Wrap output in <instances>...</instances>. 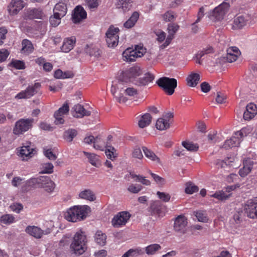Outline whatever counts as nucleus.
<instances>
[{"label":"nucleus","mask_w":257,"mask_h":257,"mask_svg":"<svg viewBox=\"0 0 257 257\" xmlns=\"http://www.w3.org/2000/svg\"><path fill=\"white\" fill-rule=\"evenodd\" d=\"M139 68L136 67H133L125 71L121 72L118 76L117 80L113 81L111 88V92L114 94L116 92V87L118 88L123 89L121 87L124 83L132 81L134 78L140 75Z\"/></svg>","instance_id":"1"},{"label":"nucleus","mask_w":257,"mask_h":257,"mask_svg":"<svg viewBox=\"0 0 257 257\" xmlns=\"http://www.w3.org/2000/svg\"><path fill=\"white\" fill-rule=\"evenodd\" d=\"M89 212L90 207L87 205L75 206L67 210L65 218L68 221L75 222L83 220Z\"/></svg>","instance_id":"2"},{"label":"nucleus","mask_w":257,"mask_h":257,"mask_svg":"<svg viewBox=\"0 0 257 257\" xmlns=\"http://www.w3.org/2000/svg\"><path fill=\"white\" fill-rule=\"evenodd\" d=\"M26 184L32 187L37 186L42 188L49 193L53 192L55 188V183L48 176L32 178L27 180Z\"/></svg>","instance_id":"3"},{"label":"nucleus","mask_w":257,"mask_h":257,"mask_svg":"<svg viewBox=\"0 0 257 257\" xmlns=\"http://www.w3.org/2000/svg\"><path fill=\"white\" fill-rule=\"evenodd\" d=\"M87 239L84 232L81 230L76 232L72 242L70 245V248L76 255L83 254L86 249Z\"/></svg>","instance_id":"4"},{"label":"nucleus","mask_w":257,"mask_h":257,"mask_svg":"<svg viewBox=\"0 0 257 257\" xmlns=\"http://www.w3.org/2000/svg\"><path fill=\"white\" fill-rule=\"evenodd\" d=\"M229 8V4L227 2H223L210 11L208 14V17L213 21H220L223 19Z\"/></svg>","instance_id":"5"},{"label":"nucleus","mask_w":257,"mask_h":257,"mask_svg":"<svg viewBox=\"0 0 257 257\" xmlns=\"http://www.w3.org/2000/svg\"><path fill=\"white\" fill-rule=\"evenodd\" d=\"M146 52V49L143 46H137L135 49L128 48L122 53L123 59L127 62H133L136 58L142 57Z\"/></svg>","instance_id":"6"},{"label":"nucleus","mask_w":257,"mask_h":257,"mask_svg":"<svg viewBox=\"0 0 257 257\" xmlns=\"http://www.w3.org/2000/svg\"><path fill=\"white\" fill-rule=\"evenodd\" d=\"M156 83L168 95L173 94L175 88L177 86V81L176 79L170 78L167 77L159 78Z\"/></svg>","instance_id":"7"},{"label":"nucleus","mask_w":257,"mask_h":257,"mask_svg":"<svg viewBox=\"0 0 257 257\" xmlns=\"http://www.w3.org/2000/svg\"><path fill=\"white\" fill-rule=\"evenodd\" d=\"M33 118H21L16 121L13 132L16 135H22L29 131L33 125Z\"/></svg>","instance_id":"8"},{"label":"nucleus","mask_w":257,"mask_h":257,"mask_svg":"<svg viewBox=\"0 0 257 257\" xmlns=\"http://www.w3.org/2000/svg\"><path fill=\"white\" fill-rule=\"evenodd\" d=\"M119 30L117 27L110 26L106 32V42L108 47L114 48L117 46Z\"/></svg>","instance_id":"9"},{"label":"nucleus","mask_w":257,"mask_h":257,"mask_svg":"<svg viewBox=\"0 0 257 257\" xmlns=\"http://www.w3.org/2000/svg\"><path fill=\"white\" fill-rule=\"evenodd\" d=\"M127 83H124L121 86L123 89L118 88L116 87V92L113 94L116 98L117 101L119 102H125L126 99L125 97L122 95L123 93L129 96H134L137 94V90L133 87H127Z\"/></svg>","instance_id":"10"},{"label":"nucleus","mask_w":257,"mask_h":257,"mask_svg":"<svg viewBox=\"0 0 257 257\" xmlns=\"http://www.w3.org/2000/svg\"><path fill=\"white\" fill-rule=\"evenodd\" d=\"M131 217V214L127 211H122L117 213L111 220L112 226L119 228L125 225Z\"/></svg>","instance_id":"11"},{"label":"nucleus","mask_w":257,"mask_h":257,"mask_svg":"<svg viewBox=\"0 0 257 257\" xmlns=\"http://www.w3.org/2000/svg\"><path fill=\"white\" fill-rule=\"evenodd\" d=\"M41 86L39 83H36L33 85H29L24 90L21 91L15 96L17 99H29L34 96L37 92V89Z\"/></svg>","instance_id":"12"},{"label":"nucleus","mask_w":257,"mask_h":257,"mask_svg":"<svg viewBox=\"0 0 257 257\" xmlns=\"http://www.w3.org/2000/svg\"><path fill=\"white\" fill-rule=\"evenodd\" d=\"M244 211L249 218L257 219V197L247 201L244 206Z\"/></svg>","instance_id":"13"},{"label":"nucleus","mask_w":257,"mask_h":257,"mask_svg":"<svg viewBox=\"0 0 257 257\" xmlns=\"http://www.w3.org/2000/svg\"><path fill=\"white\" fill-rule=\"evenodd\" d=\"M36 151L32 145L31 143L26 142L22 146L20 151L19 156L23 160H27L32 158L36 153Z\"/></svg>","instance_id":"14"},{"label":"nucleus","mask_w":257,"mask_h":257,"mask_svg":"<svg viewBox=\"0 0 257 257\" xmlns=\"http://www.w3.org/2000/svg\"><path fill=\"white\" fill-rule=\"evenodd\" d=\"M26 233L36 238H40L43 235H47L51 232L50 228L42 230L36 226H28L25 229Z\"/></svg>","instance_id":"15"},{"label":"nucleus","mask_w":257,"mask_h":257,"mask_svg":"<svg viewBox=\"0 0 257 257\" xmlns=\"http://www.w3.org/2000/svg\"><path fill=\"white\" fill-rule=\"evenodd\" d=\"M187 223V219L184 215H179L175 219L174 229L177 232L184 234L186 232Z\"/></svg>","instance_id":"16"},{"label":"nucleus","mask_w":257,"mask_h":257,"mask_svg":"<svg viewBox=\"0 0 257 257\" xmlns=\"http://www.w3.org/2000/svg\"><path fill=\"white\" fill-rule=\"evenodd\" d=\"M69 110V106L67 103H65L55 112L54 116L56 124H61L64 123V117L68 113Z\"/></svg>","instance_id":"17"},{"label":"nucleus","mask_w":257,"mask_h":257,"mask_svg":"<svg viewBox=\"0 0 257 257\" xmlns=\"http://www.w3.org/2000/svg\"><path fill=\"white\" fill-rule=\"evenodd\" d=\"M24 7V2L22 0H12L8 6V10L10 15L15 16Z\"/></svg>","instance_id":"18"},{"label":"nucleus","mask_w":257,"mask_h":257,"mask_svg":"<svg viewBox=\"0 0 257 257\" xmlns=\"http://www.w3.org/2000/svg\"><path fill=\"white\" fill-rule=\"evenodd\" d=\"M87 13L84 8L80 6H77L74 10L72 15V21L76 24L80 23L82 20L86 18Z\"/></svg>","instance_id":"19"},{"label":"nucleus","mask_w":257,"mask_h":257,"mask_svg":"<svg viewBox=\"0 0 257 257\" xmlns=\"http://www.w3.org/2000/svg\"><path fill=\"white\" fill-rule=\"evenodd\" d=\"M179 26L175 24H170L168 26V35L164 43L161 46L162 48H165L168 46L174 38V34L178 31Z\"/></svg>","instance_id":"20"},{"label":"nucleus","mask_w":257,"mask_h":257,"mask_svg":"<svg viewBox=\"0 0 257 257\" xmlns=\"http://www.w3.org/2000/svg\"><path fill=\"white\" fill-rule=\"evenodd\" d=\"M91 112L86 110L81 104H76L72 108V114L75 117L82 118L85 116H89Z\"/></svg>","instance_id":"21"},{"label":"nucleus","mask_w":257,"mask_h":257,"mask_svg":"<svg viewBox=\"0 0 257 257\" xmlns=\"http://www.w3.org/2000/svg\"><path fill=\"white\" fill-rule=\"evenodd\" d=\"M236 159L233 157L228 158L225 160H217L216 165L218 168H223L225 171H229V169L233 167V163L235 162Z\"/></svg>","instance_id":"22"},{"label":"nucleus","mask_w":257,"mask_h":257,"mask_svg":"<svg viewBox=\"0 0 257 257\" xmlns=\"http://www.w3.org/2000/svg\"><path fill=\"white\" fill-rule=\"evenodd\" d=\"M76 38L75 37H71L65 38L61 46V51L65 53H68L71 50L76 43Z\"/></svg>","instance_id":"23"},{"label":"nucleus","mask_w":257,"mask_h":257,"mask_svg":"<svg viewBox=\"0 0 257 257\" xmlns=\"http://www.w3.org/2000/svg\"><path fill=\"white\" fill-rule=\"evenodd\" d=\"M240 54V51L236 47H231L228 48L226 56V61L229 63L235 61Z\"/></svg>","instance_id":"24"},{"label":"nucleus","mask_w":257,"mask_h":257,"mask_svg":"<svg viewBox=\"0 0 257 257\" xmlns=\"http://www.w3.org/2000/svg\"><path fill=\"white\" fill-rule=\"evenodd\" d=\"M232 186L227 187L226 188L225 191L221 190L217 191L215 193L211 194L210 196L219 200H226L230 196V192L232 190Z\"/></svg>","instance_id":"25"},{"label":"nucleus","mask_w":257,"mask_h":257,"mask_svg":"<svg viewBox=\"0 0 257 257\" xmlns=\"http://www.w3.org/2000/svg\"><path fill=\"white\" fill-rule=\"evenodd\" d=\"M67 8L66 4L63 2L56 4L53 9V14L63 18L66 14Z\"/></svg>","instance_id":"26"},{"label":"nucleus","mask_w":257,"mask_h":257,"mask_svg":"<svg viewBox=\"0 0 257 257\" xmlns=\"http://www.w3.org/2000/svg\"><path fill=\"white\" fill-rule=\"evenodd\" d=\"M256 113V105L253 103H249L246 107V110L243 113V118L245 120H249L253 118Z\"/></svg>","instance_id":"27"},{"label":"nucleus","mask_w":257,"mask_h":257,"mask_svg":"<svg viewBox=\"0 0 257 257\" xmlns=\"http://www.w3.org/2000/svg\"><path fill=\"white\" fill-rule=\"evenodd\" d=\"M200 75L198 73L191 72L187 77L186 81L188 86L195 87L199 83Z\"/></svg>","instance_id":"28"},{"label":"nucleus","mask_w":257,"mask_h":257,"mask_svg":"<svg viewBox=\"0 0 257 257\" xmlns=\"http://www.w3.org/2000/svg\"><path fill=\"white\" fill-rule=\"evenodd\" d=\"M253 162L250 160H246L243 162V167L239 171L241 177H244L248 174L252 168Z\"/></svg>","instance_id":"29"},{"label":"nucleus","mask_w":257,"mask_h":257,"mask_svg":"<svg viewBox=\"0 0 257 257\" xmlns=\"http://www.w3.org/2000/svg\"><path fill=\"white\" fill-rule=\"evenodd\" d=\"M240 142V138L238 137L235 133L229 140H227L225 142L223 147L226 149H228L232 147H237Z\"/></svg>","instance_id":"30"},{"label":"nucleus","mask_w":257,"mask_h":257,"mask_svg":"<svg viewBox=\"0 0 257 257\" xmlns=\"http://www.w3.org/2000/svg\"><path fill=\"white\" fill-rule=\"evenodd\" d=\"M130 176L132 178H135V181L140 182L144 185L150 186L151 185V182L150 180L147 179L144 176L140 175H136L134 172H130L128 174L125 175V178Z\"/></svg>","instance_id":"31"},{"label":"nucleus","mask_w":257,"mask_h":257,"mask_svg":"<svg viewBox=\"0 0 257 257\" xmlns=\"http://www.w3.org/2000/svg\"><path fill=\"white\" fill-rule=\"evenodd\" d=\"M139 13L137 12H134L130 18L123 24L124 28L130 29L133 27L139 18Z\"/></svg>","instance_id":"32"},{"label":"nucleus","mask_w":257,"mask_h":257,"mask_svg":"<svg viewBox=\"0 0 257 257\" xmlns=\"http://www.w3.org/2000/svg\"><path fill=\"white\" fill-rule=\"evenodd\" d=\"M77 135L78 132L74 128H69L64 132L63 137L66 142L70 143Z\"/></svg>","instance_id":"33"},{"label":"nucleus","mask_w":257,"mask_h":257,"mask_svg":"<svg viewBox=\"0 0 257 257\" xmlns=\"http://www.w3.org/2000/svg\"><path fill=\"white\" fill-rule=\"evenodd\" d=\"M115 6L117 9L124 12L131 9V2L130 0H117Z\"/></svg>","instance_id":"34"},{"label":"nucleus","mask_w":257,"mask_h":257,"mask_svg":"<svg viewBox=\"0 0 257 257\" xmlns=\"http://www.w3.org/2000/svg\"><path fill=\"white\" fill-rule=\"evenodd\" d=\"M144 252V249L141 247L131 248L124 253L121 257H136L143 254Z\"/></svg>","instance_id":"35"},{"label":"nucleus","mask_w":257,"mask_h":257,"mask_svg":"<svg viewBox=\"0 0 257 257\" xmlns=\"http://www.w3.org/2000/svg\"><path fill=\"white\" fill-rule=\"evenodd\" d=\"M152 120V116L150 114L146 113L143 115L139 120L138 125L141 128H144L148 126Z\"/></svg>","instance_id":"36"},{"label":"nucleus","mask_w":257,"mask_h":257,"mask_svg":"<svg viewBox=\"0 0 257 257\" xmlns=\"http://www.w3.org/2000/svg\"><path fill=\"white\" fill-rule=\"evenodd\" d=\"M22 48L21 52L22 53L29 54L31 53L34 50V47L31 42L28 40H24L22 41Z\"/></svg>","instance_id":"37"},{"label":"nucleus","mask_w":257,"mask_h":257,"mask_svg":"<svg viewBox=\"0 0 257 257\" xmlns=\"http://www.w3.org/2000/svg\"><path fill=\"white\" fill-rule=\"evenodd\" d=\"M162 204L159 201H154L151 204L150 211L154 215H160L161 213Z\"/></svg>","instance_id":"38"},{"label":"nucleus","mask_w":257,"mask_h":257,"mask_svg":"<svg viewBox=\"0 0 257 257\" xmlns=\"http://www.w3.org/2000/svg\"><path fill=\"white\" fill-rule=\"evenodd\" d=\"M79 196L81 199L90 201H93L95 199L94 193L90 189H86L80 192Z\"/></svg>","instance_id":"39"},{"label":"nucleus","mask_w":257,"mask_h":257,"mask_svg":"<svg viewBox=\"0 0 257 257\" xmlns=\"http://www.w3.org/2000/svg\"><path fill=\"white\" fill-rule=\"evenodd\" d=\"M170 122L169 120L165 119L164 118H159L156 122V128L160 131L167 130L170 127Z\"/></svg>","instance_id":"40"},{"label":"nucleus","mask_w":257,"mask_h":257,"mask_svg":"<svg viewBox=\"0 0 257 257\" xmlns=\"http://www.w3.org/2000/svg\"><path fill=\"white\" fill-rule=\"evenodd\" d=\"M26 181H23V180L19 177H16L13 178L12 181V185L15 187H18L20 185H22L23 187L22 190L24 191H27L28 190V188L27 187H31V186H29L28 185L26 184Z\"/></svg>","instance_id":"41"},{"label":"nucleus","mask_w":257,"mask_h":257,"mask_svg":"<svg viewBox=\"0 0 257 257\" xmlns=\"http://www.w3.org/2000/svg\"><path fill=\"white\" fill-rule=\"evenodd\" d=\"M107 146L108 144H106L100 136H97L95 138L93 145L95 149L103 151L104 148L107 147Z\"/></svg>","instance_id":"42"},{"label":"nucleus","mask_w":257,"mask_h":257,"mask_svg":"<svg viewBox=\"0 0 257 257\" xmlns=\"http://www.w3.org/2000/svg\"><path fill=\"white\" fill-rule=\"evenodd\" d=\"M246 24V21L242 16H239L234 18L233 28L234 29L242 28Z\"/></svg>","instance_id":"43"},{"label":"nucleus","mask_w":257,"mask_h":257,"mask_svg":"<svg viewBox=\"0 0 257 257\" xmlns=\"http://www.w3.org/2000/svg\"><path fill=\"white\" fill-rule=\"evenodd\" d=\"M84 154L87 157L90 163L95 167H98L99 165V157L93 153H89L83 152Z\"/></svg>","instance_id":"44"},{"label":"nucleus","mask_w":257,"mask_h":257,"mask_svg":"<svg viewBox=\"0 0 257 257\" xmlns=\"http://www.w3.org/2000/svg\"><path fill=\"white\" fill-rule=\"evenodd\" d=\"M142 149L147 158L157 163H160V159L151 150L146 147H143Z\"/></svg>","instance_id":"45"},{"label":"nucleus","mask_w":257,"mask_h":257,"mask_svg":"<svg viewBox=\"0 0 257 257\" xmlns=\"http://www.w3.org/2000/svg\"><path fill=\"white\" fill-rule=\"evenodd\" d=\"M161 249V246L160 244L154 243L148 245L145 248L146 253L148 255H153L156 253V252Z\"/></svg>","instance_id":"46"},{"label":"nucleus","mask_w":257,"mask_h":257,"mask_svg":"<svg viewBox=\"0 0 257 257\" xmlns=\"http://www.w3.org/2000/svg\"><path fill=\"white\" fill-rule=\"evenodd\" d=\"M106 239V235L101 231H96L95 234V240L97 243L101 245H104L105 244Z\"/></svg>","instance_id":"47"},{"label":"nucleus","mask_w":257,"mask_h":257,"mask_svg":"<svg viewBox=\"0 0 257 257\" xmlns=\"http://www.w3.org/2000/svg\"><path fill=\"white\" fill-rule=\"evenodd\" d=\"M182 145L187 150L191 152H196L199 148L197 144L190 142H183Z\"/></svg>","instance_id":"48"},{"label":"nucleus","mask_w":257,"mask_h":257,"mask_svg":"<svg viewBox=\"0 0 257 257\" xmlns=\"http://www.w3.org/2000/svg\"><path fill=\"white\" fill-rule=\"evenodd\" d=\"M54 76L57 79H65L70 78L71 74L67 72H63L61 70L58 69L55 71Z\"/></svg>","instance_id":"49"},{"label":"nucleus","mask_w":257,"mask_h":257,"mask_svg":"<svg viewBox=\"0 0 257 257\" xmlns=\"http://www.w3.org/2000/svg\"><path fill=\"white\" fill-rule=\"evenodd\" d=\"M0 221L6 224H10L15 222V218L11 214H5L1 216Z\"/></svg>","instance_id":"50"},{"label":"nucleus","mask_w":257,"mask_h":257,"mask_svg":"<svg viewBox=\"0 0 257 257\" xmlns=\"http://www.w3.org/2000/svg\"><path fill=\"white\" fill-rule=\"evenodd\" d=\"M28 13L30 19H41L43 16L42 12L37 9L31 10Z\"/></svg>","instance_id":"51"},{"label":"nucleus","mask_w":257,"mask_h":257,"mask_svg":"<svg viewBox=\"0 0 257 257\" xmlns=\"http://www.w3.org/2000/svg\"><path fill=\"white\" fill-rule=\"evenodd\" d=\"M85 5L90 10L97 8L100 3V0H85Z\"/></svg>","instance_id":"52"},{"label":"nucleus","mask_w":257,"mask_h":257,"mask_svg":"<svg viewBox=\"0 0 257 257\" xmlns=\"http://www.w3.org/2000/svg\"><path fill=\"white\" fill-rule=\"evenodd\" d=\"M198 190V188L193 184L188 182L186 184L185 191L187 194H192Z\"/></svg>","instance_id":"53"},{"label":"nucleus","mask_w":257,"mask_h":257,"mask_svg":"<svg viewBox=\"0 0 257 257\" xmlns=\"http://www.w3.org/2000/svg\"><path fill=\"white\" fill-rule=\"evenodd\" d=\"M142 189V186L140 184H131L128 185L127 190L130 192L136 194L140 192Z\"/></svg>","instance_id":"54"},{"label":"nucleus","mask_w":257,"mask_h":257,"mask_svg":"<svg viewBox=\"0 0 257 257\" xmlns=\"http://www.w3.org/2000/svg\"><path fill=\"white\" fill-rule=\"evenodd\" d=\"M62 17L53 14V16L50 17L49 21L51 25L54 27L58 26L61 23Z\"/></svg>","instance_id":"55"},{"label":"nucleus","mask_w":257,"mask_h":257,"mask_svg":"<svg viewBox=\"0 0 257 257\" xmlns=\"http://www.w3.org/2000/svg\"><path fill=\"white\" fill-rule=\"evenodd\" d=\"M11 65L17 69H24L25 68L24 62L21 60H13L11 63Z\"/></svg>","instance_id":"56"},{"label":"nucleus","mask_w":257,"mask_h":257,"mask_svg":"<svg viewBox=\"0 0 257 257\" xmlns=\"http://www.w3.org/2000/svg\"><path fill=\"white\" fill-rule=\"evenodd\" d=\"M54 166L52 163H47L42 164V173L51 174L53 171Z\"/></svg>","instance_id":"57"},{"label":"nucleus","mask_w":257,"mask_h":257,"mask_svg":"<svg viewBox=\"0 0 257 257\" xmlns=\"http://www.w3.org/2000/svg\"><path fill=\"white\" fill-rule=\"evenodd\" d=\"M195 216L198 220L200 222H206L208 221V218L205 212L198 211L195 212Z\"/></svg>","instance_id":"58"},{"label":"nucleus","mask_w":257,"mask_h":257,"mask_svg":"<svg viewBox=\"0 0 257 257\" xmlns=\"http://www.w3.org/2000/svg\"><path fill=\"white\" fill-rule=\"evenodd\" d=\"M106 148H107V149L105 150V154L107 157L111 160L114 159L116 157V155L115 154V152L116 151L115 149L113 147L108 146Z\"/></svg>","instance_id":"59"},{"label":"nucleus","mask_w":257,"mask_h":257,"mask_svg":"<svg viewBox=\"0 0 257 257\" xmlns=\"http://www.w3.org/2000/svg\"><path fill=\"white\" fill-rule=\"evenodd\" d=\"M157 195L160 199L165 202H169L171 198L170 195L168 193L158 191Z\"/></svg>","instance_id":"60"},{"label":"nucleus","mask_w":257,"mask_h":257,"mask_svg":"<svg viewBox=\"0 0 257 257\" xmlns=\"http://www.w3.org/2000/svg\"><path fill=\"white\" fill-rule=\"evenodd\" d=\"M208 140L210 143H215L219 141L217 133L215 131L210 132L208 135Z\"/></svg>","instance_id":"61"},{"label":"nucleus","mask_w":257,"mask_h":257,"mask_svg":"<svg viewBox=\"0 0 257 257\" xmlns=\"http://www.w3.org/2000/svg\"><path fill=\"white\" fill-rule=\"evenodd\" d=\"M44 155L49 160H55L57 158L56 155L53 153L51 149L44 148Z\"/></svg>","instance_id":"62"},{"label":"nucleus","mask_w":257,"mask_h":257,"mask_svg":"<svg viewBox=\"0 0 257 257\" xmlns=\"http://www.w3.org/2000/svg\"><path fill=\"white\" fill-rule=\"evenodd\" d=\"M163 19L166 22L173 21L175 18V15L173 12L168 11L163 15Z\"/></svg>","instance_id":"63"},{"label":"nucleus","mask_w":257,"mask_h":257,"mask_svg":"<svg viewBox=\"0 0 257 257\" xmlns=\"http://www.w3.org/2000/svg\"><path fill=\"white\" fill-rule=\"evenodd\" d=\"M10 208L13 211L19 213L23 209V205L21 203H13Z\"/></svg>","instance_id":"64"}]
</instances>
